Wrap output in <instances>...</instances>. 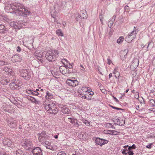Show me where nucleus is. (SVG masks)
I'll list each match as a JSON object with an SVG mask.
<instances>
[{
    "label": "nucleus",
    "instance_id": "obj_1",
    "mask_svg": "<svg viewBox=\"0 0 155 155\" xmlns=\"http://www.w3.org/2000/svg\"><path fill=\"white\" fill-rule=\"evenodd\" d=\"M9 7H11L13 11L15 12V13L18 12L19 15L21 16L28 15L30 12L27 9L22 5L20 4H15V5H9Z\"/></svg>",
    "mask_w": 155,
    "mask_h": 155
},
{
    "label": "nucleus",
    "instance_id": "obj_2",
    "mask_svg": "<svg viewBox=\"0 0 155 155\" xmlns=\"http://www.w3.org/2000/svg\"><path fill=\"white\" fill-rule=\"evenodd\" d=\"M58 54L59 52L58 50H51L46 53L45 57L49 61H54L58 57Z\"/></svg>",
    "mask_w": 155,
    "mask_h": 155
},
{
    "label": "nucleus",
    "instance_id": "obj_3",
    "mask_svg": "<svg viewBox=\"0 0 155 155\" xmlns=\"http://www.w3.org/2000/svg\"><path fill=\"white\" fill-rule=\"evenodd\" d=\"M20 74L25 80H28L31 78V72L29 70H23L21 71Z\"/></svg>",
    "mask_w": 155,
    "mask_h": 155
},
{
    "label": "nucleus",
    "instance_id": "obj_4",
    "mask_svg": "<svg viewBox=\"0 0 155 155\" xmlns=\"http://www.w3.org/2000/svg\"><path fill=\"white\" fill-rule=\"evenodd\" d=\"M22 84V82L21 81L12 82L10 84V87L12 90H18L20 88Z\"/></svg>",
    "mask_w": 155,
    "mask_h": 155
},
{
    "label": "nucleus",
    "instance_id": "obj_5",
    "mask_svg": "<svg viewBox=\"0 0 155 155\" xmlns=\"http://www.w3.org/2000/svg\"><path fill=\"white\" fill-rule=\"evenodd\" d=\"M42 143L47 149L52 150H55L57 149L56 146H54L53 143L47 141H43Z\"/></svg>",
    "mask_w": 155,
    "mask_h": 155
},
{
    "label": "nucleus",
    "instance_id": "obj_6",
    "mask_svg": "<svg viewBox=\"0 0 155 155\" xmlns=\"http://www.w3.org/2000/svg\"><path fill=\"white\" fill-rule=\"evenodd\" d=\"M54 103V102L47 99L43 102V107L46 110L49 111Z\"/></svg>",
    "mask_w": 155,
    "mask_h": 155
},
{
    "label": "nucleus",
    "instance_id": "obj_7",
    "mask_svg": "<svg viewBox=\"0 0 155 155\" xmlns=\"http://www.w3.org/2000/svg\"><path fill=\"white\" fill-rule=\"evenodd\" d=\"M137 33V31L135 28L134 27L133 31L131 32L126 38L127 40L128 41V42H130L135 38Z\"/></svg>",
    "mask_w": 155,
    "mask_h": 155
},
{
    "label": "nucleus",
    "instance_id": "obj_8",
    "mask_svg": "<svg viewBox=\"0 0 155 155\" xmlns=\"http://www.w3.org/2000/svg\"><path fill=\"white\" fill-rule=\"evenodd\" d=\"M23 143L22 146L26 150H29L33 147L32 142L28 140H25Z\"/></svg>",
    "mask_w": 155,
    "mask_h": 155
},
{
    "label": "nucleus",
    "instance_id": "obj_9",
    "mask_svg": "<svg viewBox=\"0 0 155 155\" xmlns=\"http://www.w3.org/2000/svg\"><path fill=\"white\" fill-rule=\"evenodd\" d=\"M58 106L61 109V111L64 114H68L70 113V110L66 106L60 104Z\"/></svg>",
    "mask_w": 155,
    "mask_h": 155
},
{
    "label": "nucleus",
    "instance_id": "obj_10",
    "mask_svg": "<svg viewBox=\"0 0 155 155\" xmlns=\"http://www.w3.org/2000/svg\"><path fill=\"white\" fill-rule=\"evenodd\" d=\"M108 141L103 139H101L99 138H96L95 140V143L96 145H99L101 146L102 145L107 143Z\"/></svg>",
    "mask_w": 155,
    "mask_h": 155
},
{
    "label": "nucleus",
    "instance_id": "obj_11",
    "mask_svg": "<svg viewBox=\"0 0 155 155\" xmlns=\"http://www.w3.org/2000/svg\"><path fill=\"white\" fill-rule=\"evenodd\" d=\"M66 83L72 87H75L78 84V82L77 80H72L70 79H67Z\"/></svg>",
    "mask_w": 155,
    "mask_h": 155
},
{
    "label": "nucleus",
    "instance_id": "obj_12",
    "mask_svg": "<svg viewBox=\"0 0 155 155\" xmlns=\"http://www.w3.org/2000/svg\"><path fill=\"white\" fill-rule=\"evenodd\" d=\"M16 121L13 118H11L8 121V124L11 127H15L16 126Z\"/></svg>",
    "mask_w": 155,
    "mask_h": 155
},
{
    "label": "nucleus",
    "instance_id": "obj_13",
    "mask_svg": "<svg viewBox=\"0 0 155 155\" xmlns=\"http://www.w3.org/2000/svg\"><path fill=\"white\" fill-rule=\"evenodd\" d=\"M59 70L63 75H66V74L69 73V71L66 67L61 66L59 68Z\"/></svg>",
    "mask_w": 155,
    "mask_h": 155
},
{
    "label": "nucleus",
    "instance_id": "obj_14",
    "mask_svg": "<svg viewBox=\"0 0 155 155\" xmlns=\"http://www.w3.org/2000/svg\"><path fill=\"white\" fill-rule=\"evenodd\" d=\"M33 155H43L42 151L39 147H36L34 148L32 151Z\"/></svg>",
    "mask_w": 155,
    "mask_h": 155
},
{
    "label": "nucleus",
    "instance_id": "obj_15",
    "mask_svg": "<svg viewBox=\"0 0 155 155\" xmlns=\"http://www.w3.org/2000/svg\"><path fill=\"white\" fill-rule=\"evenodd\" d=\"M58 112V109L56 107L55 103H54L51 107L48 112L51 114H56Z\"/></svg>",
    "mask_w": 155,
    "mask_h": 155
},
{
    "label": "nucleus",
    "instance_id": "obj_16",
    "mask_svg": "<svg viewBox=\"0 0 155 155\" xmlns=\"http://www.w3.org/2000/svg\"><path fill=\"white\" fill-rule=\"evenodd\" d=\"M3 109L5 111L11 114L13 113L15 111L14 108L9 105H6L3 107Z\"/></svg>",
    "mask_w": 155,
    "mask_h": 155
},
{
    "label": "nucleus",
    "instance_id": "obj_17",
    "mask_svg": "<svg viewBox=\"0 0 155 155\" xmlns=\"http://www.w3.org/2000/svg\"><path fill=\"white\" fill-rule=\"evenodd\" d=\"M3 143L5 146H7L8 147H12V143L9 139L7 138H5L3 140Z\"/></svg>",
    "mask_w": 155,
    "mask_h": 155
},
{
    "label": "nucleus",
    "instance_id": "obj_18",
    "mask_svg": "<svg viewBox=\"0 0 155 155\" xmlns=\"http://www.w3.org/2000/svg\"><path fill=\"white\" fill-rule=\"evenodd\" d=\"M21 58L18 54H16L12 57V61L13 62L19 63L21 60Z\"/></svg>",
    "mask_w": 155,
    "mask_h": 155
},
{
    "label": "nucleus",
    "instance_id": "obj_19",
    "mask_svg": "<svg viewBox=\"0 0 155 155\" xmlns=\"http://www.w3.org/2000/svg\"><path fill=\"white\" fill-rule=\"evenodd\" d=\"M10 25L11 26L14 28L15 29H20L22 27L21 24H19L18 23L14 21L11 22L10 23Z\"/></svg>",
    "mask_w": 155,
    "mask_h": 155
},
{
    "label": "nucleus",
    "instance_id": "obj_20",
    "mask_svg": "<svg viewBox=\"0 0 155 155\" xmlns=\"http://www.w3.org/2000/svg\"><path fill=\"white\" fill-rule=\"evenodd\" d=\"M86 18L87 15L83 13H81L78 15L76 19L78 21L80 22L82 19Z\"/></svg>",
    "mask_w": 155,
    "mask_h": 155
},
{
    "label": "nucleus",
    "instance_id": "obj_21",
    "mask_svg": "<svg viewBox=\"0 0 155 155\" xmlns=\"http://www.w3.org/2000/svg\"><path fill=\"white\" fill-rule=\"evenodd\" d=\"M128 52V50L127 49H126L121 51L120 56L122 60H124L125 59L127 54Z\"/></svg>",
    "mask_w": 155,
    "mask_h": 155
},
{
    "label": "nucleus",
    "instance_id": "obj_22",
    "mask_svg": "<svg viewBox=\"0 0 155 155\" xmlns=\"http://www.w3.org/2000/svg\"><path fill=\"white\" fill-rule=\"evenodd\" d=\"M38 139L40 140V141H42L43 140L45 139L47 135H46V133L43 132L41 133L38 134Z\"/></svg>",
    "mask_w": 155,
    "mask_h": 155
},
{
    "label": "nucleus",
    "instance_id": "obj_23",
    "mask_svg": "<svg viewBox=\"0 0 155 155\" xmlns=\"http://www.w3.org/2000/svg\"><path fill=\"white\" fill-rule=\"evenodd\" d=\"M27 98L28 100L32 102L35 104H39L40 103V101L37 100L35 98H34L31 96H28Z\"/></svg>",
    "mask_w": 155,
    "mask_h": 155
},
{
    "label": "nucleus",
    "instance_id": "obj_24",
    "mask_svg": "<svg viewBox=\"0 0 155 155\" xmlns=\"http://www.w3.org/2000/svg\"><path fill=\"white\" fill-rule=\"evenodd\" d=\"M6 28L5 26L2 25H0V32L2 33H4L7 31Z\"/></svg>",
    "mask_w": 155,
    "mask_h": 155
},
{
    "label": "nucleus",
    "instance_id": "obj_25",
    "mask_svg": "<svg viewBox=\"0 0 155 155\" xmlns=\"http://www.w3.org/2000/svg\"><path fill=\"white\" fill-rule=\"evenodd\" d=\"M4 70L5 72L9 74H13L12 69L8 67H5L4 68Z\"/></svg>",
    "mask_w": 155,
    "mask_h": 155
},
{
    "label": "nucleus",
    "instance_id": "obj_26",
    "mask_svg": "<svg viewBox=\"0 0 155 155\" xmlns=\"http://www.w3.org/2000/svg\"><path fill=\"white\" fill-rule=\"evenodd\" d=\"M57 12L56 11L55 8H54L53 9H52L51 12V16L54 18H55L56 15L57 14Z\"/></svg>",
    "mask_w": 155,
    "mask_h": 155
},
{
    "label": "nucleus",
    "instance_id": "obj_27",
    "mask_svg": "<svg viewBox=\"0 0 155 155\" xmlns=\"http://www.w3.org/2000/svg\"><path fill=\"white\" fill-rule=\"evenodd\" d=\"M39 52L38 51H35V57L38 59V60L41 61V57L42 55L40 54H38Z\"/></svg>",
    "mask_w": 155,
    "mask_h": 155
},
{
    "label": "nucleus",
    "instance_id": "obj_28",
    "mask_svg": "<svg viewBox=\"0 0 155 155\" xmlns=\"http://www.w3.org/2000/svg\"><path fill=\"white\" fill-rule=\"evenodd\" d=\"M53 97V95L51 93H49L48 91L46 92V95L45 96L46 99H51Z\"/></svg>",
    "mask_w": 155,
    "mask_h": 155
},
{
    "label": "nucleus",
    "instance_id": "obj_29",
    "mask_svg": "<svg viewBox=\"0 0 155 155\" xmlns=\"http://www.w3.org/2000/svg\"><path fill=\"white\" fill-rule=\"evenodd\" d=\"M81 89L83 92H89L91 91V88L87 87H82Z\"/></svg>",
    "mask_w": 155,
    "mask_h": 155
},
{
    "label": "nucleus",
    "instance_id": "obj_30",
    "mask_svg": "<svg viewBox=\"0 0 155 155\" xmlns=\"http://www.w3.org/2000/svg\"><path fill=\"white\" fill-rule=\"evenodd\" d=\"M113 74H115V77L116 78H117L120 75V73L117 71V68H115L113 71Z\"/></svg>",
    "mask_w": 155,
    "mask_h": 155
},
{
    "label": "nucleus",
    "instance_id": "obj_31",
    "mask_svg": "<svg viewBox=\"0 0 155 155\" xmlns=\"http://www.w3.org/2000/svg\"><path fill=\"white\" fill-rule=\"evenodd\" d=\"M1 82L3 84H7L8 82V80L5 78H2L0 79Z\"/></svg>",
    "mask_w": 155,
    "mask_h": 155
},
{
    "label": "nucleus",
    "instance_id": "obj_32",
    "mask_svg": "<svg viewBox=\"0 0 155 155\" xmlns=\"http://www.w3.org/2000/svg\"><path fill=\"white\" fill-rule=\"evenodd\" d=\"M57 34L59 36H63V33L61 30L60 29H58L56 31Z\"/></svg>",
    "mask_w": 155,
    "mask_h": 155
},
{
    "label": "nucleus",
    "instance_id": "obj_33",
    "mask_svg": "<svg viewBox=\"0 0 155 155\" xmlns=\"http://www.w3.org/2000/svg\"><path fill=\"white\" fill-rule=\"evenodd\" d=\"M124 40V38L122 37H120L117 40V43L118 44H120Z\"/></svg>",
    "mask_w": 155,
    "mask_h": 155
},
{
    "label": "nucleus",
    "instance_id": "obj_34",
    "mask_svg": "<svg viewBox=\"0 0 155 155\" xmlns=\"http://www.w3.org/2000/svg\"><path fill=\"white\" fill-rule=\"evenodd\" d=\"M16 154L17 155H23V152L21 150H18L16 151Z\"/></svg>",
    "mask_w": 155,
    "mask_h": 155
},
{
    "label": "nucleus",
    "instance_id": "obj_35",
    "mask_svg": "<svg viewBox=\"0 0 155 155\" xmlns=\"http://www.w3.org/2000/svg\"><path fill=\"white\" fill-rule=\"evenodd\" d=\"M105 126L107 127H111L112 128H113V126L112 124L109 123H106L105 124Z\"/></svg>",
    "mask_w": 155,
    "mask_h": 155
},
{
    "label": "nucleus",
    "instance_id": "obj_36",
    "mask_svg": "<svg viewBox=\"0 0 155 155\" xmlns=\"http://www.w3.org/2000/svg\"><path fill=\"white\" fill-rule=\"evenodd\" d=\"M79 137L80 139H82L83 140H84L86 139V137L84 136V134L82 133H81L80 134Z\"/></svg>",
    "mask_w": 155,
    "mask_h": 155
},
{
    "label": "nucleus",
    "instance_id": "obj_37",
    "mask_svg": "<svg viewBox=\"0 0 155 155\" xmlns=\"http://www.w3.org/2000/svg\"><path fill=\"white\" fill-rule=\"evenodd\" d=\"M68 119L69 120V121L72 124H74L75 123V122L77 120L74 119H73L71 118H68Z\"/></svg>",
    "mask_w": 155,
    "mask_h": 155
},
{
    "label": "nucleus",
    "instance_id": "obj_38",
    "mask_svg": "<svg viewBox=\"0 0 155 155\" xmlns=\"http://www.w3.org/2000/svg\"><path fill=\"white\" fill-rule=\"evenodd\" d=\"M26 93L32 95L33 94V91L31 90H26Z\"/></svg>",
    "mask_w": 155,
    "mask_h": 155
},
{
    "label": "nucleus",
    "instance_id": "obj_39",
    "mask_svg": "<svg viewBox=\"0 0 155 155\" xmlns=\"http://www.w3.org/2000/svg\"><path fill=\"white\" fill-rule=\"evenodd\" d=\"M150 103L151 105L154 106L155 105V102L153 99H151L150 101Z\"/></svg>",
    "mask_w": 155,
    "mask_h": 155
},
{
    "label": "nucleus",
    "instance_id": "obj_40",
    "mask_svg": "<svg viewBox=\"0 0 155 155\" xmlns=\"http://www.w3.org/2000/svg\"><path fill=\"white\" fill-rule=\"evenodd\" d=\"M128 150L127 153L129 154V155H133L134 154V153L133 151L129 149H128Z\"/></svg>",
    "mask_w": 155,
    "mask_h": 155
},
{
    "label": "nucleus",
    "instance_id": "obj_41",
    "mask_svg": "<svg viewBox=\"0 0 155 155\" xmlns=\"http://www.w3.org/2000/svg\"><path fill=\"white\" fill-rule=\"evenodd\" d=\"M83 121H84V120H83ZM83 122L87 126L90 125V123L87 120H85Z\"/></svg>",
    "mask_w": 155,
    "mask_h": 155
},
{
    "label": "nucleus",
    "instance_id": "obj_42",
    "mask_svg": "<svg viewBox=\"0 0 155 155\" xmlns=\"http://www.w3.org/2000/svg\"><path fill=\"white\" fill-rule=\"evenodd\" d=\"M7 64V63L5 62L4 61H0V65L1 66H3L4 65H6Z\"/></svg>",
    "mask_w": 155,
    "mask_h": 155
},
{
    "label": "nucleus",
    "instance_id": "obj_43",
    "mask_svg": "<svg viewBox=\"0 0 155 155\" xmlns=\"http://www.w3.org/2000/svg\"><path fill=\"white\" fill-rule=\"evenodd\" d=\"M136 99H138L139 97V94L137 92H136L135 93L134 95Z\"/></svg>",
    "mask_w": 155,
    "mask_h": 155
},
{
    "label": "nucleus",
    "instance_id": "obj_44",
    "mask_svg": "<svg viewBox=\"0 0 155 155\" xmlns=\"http://www.w3.org/2000/svg\"><path fill=\"white\" fill-rule=\"evenodd\" d=\"M57 155H67L66 153H65L64 152H60L58 153Z\"/></svg>",
    "mask_w": 155,
    "mask_h": 155
},
{
    "label": "nucleus",
    "instance_id": "obj_45",
    "mask_svg": "<svg viewBox=\"0 0 155 155\" xmlns=\"http://www.w3.org/2000/svg\"><path fill=\"white\" fill-rule=\"evenodd\" d=\"M81 97L82 98L86 99V96L84 94H80V95L79 96Z\"/></svg>",
    "mask_w": 155,
    "mask_h": 155
},
{
    "label": "nucleus",
    "instance_id": "obj_46",
    "mask_svg": "<svg viewBox=\"0 0 155 155\" xmlns=\"http://www.w3.org/2000/svg\"><path fill=\"white\" fill-rule=\"evenodd\" d=\"M74 124V126L75 127H78L80 125L79 123H78L77 120H76V121L75 122V123Z\"/></svg>",
    "mask_w": 155,
    "mask_h": 155
},
{
    "label": "nucleus",
    "instance_id": "obj_47",
    "mask_svg": "<svg viewBox=\"0 0 155 155\" xmlns=\"http://www.w3.org/2000/svg\"><path fill=\"white\" fill-rule=\"evenodd\" d=\"M128 150V149L127 150H125L124 149L123 151H122V153L123 154H127V153L126 152V151L127 152Z\"/></svg>",
    "mask_w": 155,
    "mask_h": 155
},
{
    "label": "nucleus",
    "instance_id": "obj_48",
    "mask_svg": "<svg viewBox=\"0 0 155 155\" xmlns=\"http://www.w3.org/2000/svg\"><path fill=\"white\" fill-rule=\"evenodd\" d=\"M113 135H117L119 133V132L114 130H113Z\"/></svg>",
    "mask_w": 155,
    "mask_h": 155
},
{
    "label": "nucleus",
    "instance_id": "obj_49",
    "mask_svg": "<svg viewBox=\"0 0 155 155\" xmlns=\"http://www.w3.org/2000/svg\"><path fill=\"white\" fill-rule=\"evenodd\" d=\"M135 146L134 144H133L131 147H129L128 149L130 150H131L132 149H134L135 148Z\"/></svg>",
    "mask_w": 155,
    "mask_h": 155
},
{
    "label": "nucleus",
    "instance_id": "obj_50",
    "mask_svg": "<svg viewBox=\"0 0 155 155\" xmlns=\"http://www.w3.org/2000/svg\"><path fill=\"white\" fill-rule=\"evenodd\" d=\"M69 66L66 65V67L69 68H72V65L71 64L69 63Z\"/></svg>",
    "mask_w": 155,
    "mask_h": 155
},
{
    "label": "nucleus",
    "instance_id": "obj_51",
    "mask_svg": "<svg viewBox=\"0 0 155 155\" xmlns=\"http://www.w3.org/2000/svg\"><path fill=\"white\" fill-rule=\"evenodd\" d=\"M152 144V143L149 144V145L146 146V147L149 149H151V146Z\"/></svg>",
    "mask_w": 155,
    "mask_h": 155
},
{
    "label": "nucleus",
    "instance_id": "obj_52",
    "mask_svg": "<svg viewBox=\"0 0 155 155\" xmlns=\"http://www.w3.org/2000/svg\"><path fill=\"white\" fill-rule=\"evenodd\" d=\"M107 63L110 65L112 63V61L110 59L108 58L107 59Z\"/></svg>",
    "mask_w": 155,
    "mask_h": 155
},
{
    "label": "nucleus",
    "instance_id": "obj_53",
    "mask_svg": "<svg viewBox=\"0 0 155 155\" xmlns=\"http://www.w3.org/2000/svg\"><path fill=\"white\" fill-rule=\"evenodd\" d=\"M110 107H112L113 108V109H117V110H122V109H121V108H118V107H114V106H110Z\"/></svg>",
    "mask_w": 155,
    "mask_h": 155
},
{
    "label": "nucleus",
    "instance_id": "obj_54",
    "mask_svg": "<svg viewBox=\"0 0 155 155\" xmlns=\"http://www.w3.org/2000/svg\"><path fill=\"white\" fill-rule=\"evenodd\" d=\"M72 155H84L81 153H80L79 152H75V154H73Z\"/></svg>",
    "mask_w": 155,
    "mask_h": 155
},
{
    "label": "nucleus",
    "instance_id": "obj_55",
    "mask_svg": "<svg viewBox=\"0 0 155 155\" xmlns=\"http://www.w3.org/2000/svg\"><path fill=\"white\" fill-rule=\"evenodd\" d=\"M80 66L82 68V69H81V72H84L85 71V69L84 68V67H83V65H81Z\"/></svg>",
    "mask_w": 155,
    "mask_h": 155
},
{
    "label": "nucleus",
    "instance_id": "obj_56",
    "mask_svg": "<svg viewBox=\"0 0 155 155\" xmlns=\"http://www.w3.org/2000/svg\"><path fill=\"white\" fill-rule=\"evenodd\" d=\"M33 95L37 96L38 95L39 93L36 91H34L33 92Z\"/></svg>",
    "mask_w": 155,
    "mask_h": 155
},
{
    "label": "nucleus",
    "instance_id": "obj_57",
    "mask_svg": "<svg viewBox=\"0 0 155 155\" xmlns=\"http://www.w3.org/2000/svg\"><path fill=\"white\" fill-rule=\"evenodd\" d=\"M99 18H100V19L102 23L103 24V21L102 20V19L103 18V17L102 15H100Z\"/></svg>",
    "mask_w": 155,
    "mask_h": 155
},
{
    "label": "nucleus",
    "instance_id": "obj_58",
    "mask_svg": "<svg viewBox=\"0 0 155 155\" xmlns=\"http://www.w3.org/2000/svg\"><path fill=\"white\" fill-rule=\"evenodd\" d=\"M109 130H104V133L105 134H109Z\"/></svg>",
    "mask_w": 155,
    "mask_h": 155
},
{
    "label": "nucleus",
    "instance_id": "obj_59",
    "mask_svg": "<svg viewBox=\"0 0 155 155\" xmlns=\"http://www.w3.org/2000/svg\"><path fill=\"white\" fill-rule=\"evenodd\" d=\"M112 97H113L114 99L115 100V101L118 103L119 102V101L115 97H114L113 96H112Z\"/></svg>",
    "mask_w": 155,
    "mask_h": 155
},
{
    "label": "nucleus",
    "instance_id": "obj_60",
    "mask_svg": "<svg viewBox=\"0 0 155 155\" xmlns=\"http://www.w3.org/2000/svg\"><path fill=\"white\" fill-rule=\"evenodd\" d=\"M17 51L19 52L21 51V48L20 47L18 46L17 48Z\"/></svg>",
    "mask_w": 155,
    "mask_h": 155
},
{
    "label": "nucleus",
    "instance_id": "obj_61",
    "mask_svg": "<svg viewBox=\"0 0 155 155\" xmlns=\"http://www.w3.org/2000/svg\"><path fill=\"white\" fill-rule=\"evenodd\" d=\"M88 92L89 93V95L91 96L93 95L94 94V92L93 91H91Z\"/></svg>",
    "mask_w": 155,
    "mask_h": 155
},
{
    "label": "nucleus",
    "instance_id": "obj_62",
    "mask_svg": "<svg viewBox=\"0 0 155 155\" xmlns=\"http://www.w3.org/2000/svg\"><path fill=\"white\" fill-rule=\"evenodd\" d=\"M113 130H109V134L113 135Z\"/></svg>",
    "mask_w": 155,
    "mask_h": 155
},
{
    "label": "nucleus",
    "instance_id": "obj_63",
    "mask_svg": "<svg viewBox=\"0 0 155 155\" xmlns=\"http://www.w3.org/2000/svg\"><path fill=\"white\" fill-rule=\"evenodd\" d=\"M62 25L63 26L65 27L66 25V23L65 22H63L62 23Z\"/></svg>",
    "mask_w": 155,
    "mask_h": 155
},
{
    "label": "nucleus",
    "instance_id": "obj_64",
    "mask_svg": "<svg viewBox=\"0 0 155 155\" xmlns=\"http://www.w3.org/2000/svg\"><path fill=\"white\" fill-rule=\"evenodd\" d=\"M128 147V145L127 146H124V149L125 150H127V148L128 147Z\"/></svg>",
    "mask_w": 155,
    "mask_h": 155
}]
</instances>
